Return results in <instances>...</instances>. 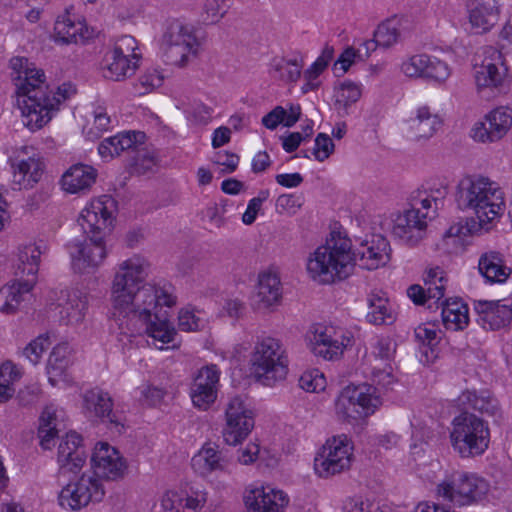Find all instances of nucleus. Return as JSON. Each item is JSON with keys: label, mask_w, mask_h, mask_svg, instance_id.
Segmentation results:
<instances>
[{"label": "nucleus", "mask_w": 512, "mask_h": 512, "mask_svg": "<svg viewBox=\"0 0 512 512\" xmlns=\"http://www.w3.org/2000/svg\"><path fill=\"white\" fill-rule=\"evenodd\" d=\"M89 307L88 294L78 290H61L50 312L63 325H78L85 319Z\"/></svg>", "instance_id": "nucleus-15"}, {"label": "nucleus", "mask_w": 512, "mask_h": 512, "mask_svg": "<svg viewBox=\"0 0 512 512\" xmlns=\"http://www.w3.org/2000/svg\"><path fill=\"white\" fill-rule=\"evenodd\" d=\"M115 211V200L110 195H102L85 206L78 223L87 236L95 234L105 238L111 230Z\"/></svg>", "instance_id": "nucleus-12"}, {"label": "nucleus", "mask_w": 512, "mask_h": 512, "mask_svg": "<svg viewBox=\"0 0 512 512\" xmlns=\"http://www.w3.org/2000/svg\"><path fill=\"white\" fill-rule=\"evenodd\" d=\"M343 512H399L389 507L380 508L378 504L362 496L347 498L343 503Z\"/></svg>", "instance_id": "nucleus-51"}, {"label": "nucleus", "mask_w": 512, "mask_h": 512, "mask_svg": "<svg viewBox=\"0 0 512 512\" xmlns=\"http://www.w3.org/2000/svg\"><path fill=\"white\" fill-rule=\"evenodd\" d=\"M450 442L462 458L480 456L489 446L488 425L474 414L462 413L452 421Z\"/></svg>", "instance_id": "nucleus-6"}, {"label": "nucleus", "mask_w": 512, "mask_h": 512, "mask_svg": "<svg viewBox=\"0 0 512 512\" xmlns=\"http://www.w3.org/2000/svg\"><path fill=\"white\" fill-rule=\"evenodd\" d=\"M511 126L512 109L508 105L499 106L473 125L470 136L476 142L492 143L502 139Z\"/></svg>", "instance_id": "nucleus-16"}, {"label": "nucleus", "mask_w": 512, "mask_h": 512, "mask_svg": "<svg viewBox=\"0 0 512 512\" xmlns=\"http://www.w3.org/2000/svg\"><path fill=\"white\" fill-rule=\"evenodd\" d=\"M355 264L367 270H375L385 266L390 261L391 247L389 241L382 235H372L362 241L358 248L352 250Z\"/></svg>", "instance_id": "nucleus-21"}, {"label": "nucleus", "mask_w": 512, "mask_h": 512, "mask_svg": "<svg viewBox=\"0 0 512 512\" xmlns=\"http://www.w3.org/2000/svg\"><path fill=\"white\" fill-rule=\"evenodd\" d=\"M455 201L459 209L471 211L484 225L491 224L505 210L504 193L488 177L467 175L456 186Z\"/></svg>", "instance_id": "nucleus-4"}, {"label": "nucleus", "mask_w": 512, "mask_h": 512, "mask_svg": "<svg viewBox=\"0 0 512 512\" xmlns=\"http://www.w3.org/2000/svg\"><path fill=\"white\" fill-rule=\"evenodd\" d=\"M163 83V76L157 70H149L139 77L137 89L140 94H146L158 88Z\"/></svg>", "instance_id": "nucleus-60"}, {"label": "nucleus", "mask_w": 512, "mask_h": 512, "mask_svg": "<svg viewBox=\"0 0 512 512\" xmlns=\"http://www.w3.org/2000/svg\"><path fill=\"white\" fill-rule=\"evenodd\" d=\"M428 54H415L405 58L401 65V72L409 78H423L424 70L427 68Z\"/></svg>", "instance_id": "nucleus-52"}, {"label": "nucleus", "mask_w": 512, "mask_h": 512, "mask_svg": "<svg viewBox=\"0 0 512 512\" xmlns=\"http://www.w3.org/2000/svg\"><path fill=\"white\" fill-rule=\"evenodd\" d=\"M105 491L101 481L91 475H82L78 480L68 483L59 493L61 507L80 510L89 503L100 502Z\"/></svg>", "instance_id": "nucleus-14"}, {"label": "nucleus", "mask_w": 512, "mask_h": 512, "mask_svg": "<svg viewBox=\"0 0 512 512\" xmlns=\"http://www.w3.org/2000/svg\"><path fill=\"white\" fill-rule=\"evenodd\" d=\"M178 327L186 332L197 331L204 327V321L194 311L185 308L179 312Z\"/></svg>", "instance_id": "nucleus-59"}, {"label": "nucleus", "mask_w": 512, "mask_h": 512, "mask_svg": "<svg viewBox=\"0 0 512 512\" xmlns=\"http://www.w3.org/2000/svg\"><path fill=\"white\" fill-rule=\"evenodd\" d=\"M57 409L50 405L47 406L40 416L38 436L40 444L44 449H50L53 440L57 434Z\"/></svg>", "instance_id": "nucleus-48"}, {"label": "nucleus", "mask_w": 512, "mask_h": 512, "mask_svg": "<svg viewBox=\"0 0 512 512\" xmlns=\"http://www.w3.org/2000/svg\"><path fill=\"white\" fill-rule=\"evenodd\" d=\"M145 134L138 131H125L104 139L98 146L99 155L104 160H111L122 153L131 154L143 145Z\"/></svg>", "instance_id": "nucleus-27"}, {"label": "nucleus", "mask_w": 512, "mask_h": 512, "mask_svg": "<svg viewBox=\"0 0 512 512\" xmlns=\"http://www.w3.org/2000/svg\"><path fill=\"white\" fill-rule=\"evenodd\" d=\"M149 261L140 254L119 262L114 267L110 288L111 330L119 346L125 350L132 344L138 322L146 333L162 344L174 341L176 331L166 313L158 308L172 307L176 297L166 287L146 283Z\"/></svg>", "instance_id": "nucleus-1"}, {"label": "nucleus", "mask_w": 512, "mask_h": 512, "mask_svg": "<svg viewBox=\"0 0 512 512\" xmlns=\"http://www.w3.org/2000/svg\"><path fill=\"white\" fill-rule=\"evenodd\" d=\"M304 67L302 55L296 54L291 58L274 57L269 64L272 78L285 83H295L299 80Z\"/></svg>", "instance_id": "nucleus-39"}, {"label": "nucleus", "mask_w": 512, "mask_h": 512, "mask_svg": "<svg viewBox=\"0 0 512 512\" xmlns=\"http://www.w3.org/2000/svg\"><path fill=\"white\" fill-rule=\"evenodd\" d=\"M112 407L110 395L99 388L88 390L83 394V408L89 418H100L118 425L119 421L113 414Z\"/></svg>", "instance_id": "nucleus-30"}, {"label": "nucleus", "mask_w": 512, "mask_h": 512, "mask_svg": "<svg viewBox=\"0 0 512 512\" xmlns=\"http://www.w3.org/2000/svg\"><path fill=\"white\" fill-rule=\"evenodd\" d=\"M87 237V242L77 243L70 250L72 266L79 273L96 269L103 263L108 254L104 241L105 238L95 234Z\"/></svg>", "instance_id": "nucleus-19"}, {"label": "nucleus", "mask_w": 512, "mask_h": 512, "mask_svg": "<svg viewBox=\"0 0 512 512\" xmlns=\"http://www.w3.org/2000/svg\"><path fill=\"white\" fill-rule=\"evenodd\" d=\"M251 365L256 378L267 386L285 379L288 373V355L283 343L274 337L259 338L251 354Z\"/></svg>", "instance_id": "nucleus-5"}, {"label": "nucleus", "mask_w": 512, "mask_h": 512, "mask_svg": "<svg viewBox=\"0 0 512 512\" xmlns=\"http://www.w3.org/2000/svg\"><path fill=\"white\" fill-rule=\"evenodd\" d=\"M489 491L488 482L474 474L454 471L441 481L437 494L458 506L475 503L485 497Z\"/></svg>", "instance_id": "nucleus-9"}, {"label": "nucleus", "mask_w": 512, "mask_h": 512, "mask_svg": "<svg viewBox=\"0 0 512 512\" xmlns=\"http://www.w3.org/2000/svg\"><path fill=\"white\" fill-rule=\"evenodd\" d=\"M138 390L141 397L140 400H143L150 406L159 404L166 395V391L164 389L150 385H143L139 387Z\"/></svg>", "instance_id": "nucleus-64"}, {"label": "nucleus", "mask_w": 512, "mask_h": 512, "mask_svg": "<svg viewBox=\"0 0 512 512\" xmlns=\"http://www.w3.org/2000/svg\"><path fill=\"white\" fill-rule=\"evenodd\" d=\"M299 386L307 392L317 393L325 389L326 379L319 370L306 371L299 378Z\"/></svg>", "instance_id": "nucleus-54"}, {"label": "nucleus", "mask_w": 512, "mask_h": 512, "mask_svg": "<svg viewBox=\"0 0 512 512\" xmlns=\"http://www.w3.org/2000/svg\"><path fill=\"white\" fill-rule=\"evenodd\" d=\"M402 35V24L397 19H389L381 23L376 31L374 37L380 47L390 48L396 44Z\"/></svg>", "instance_id": "nucleus-50"}, {"label": "nucleus", "mask_w": 512, "mask_h": 512, "mask_svg": "<svg viewBox=\"0 0 512 512\" xmlns=\"http://www.w3.org/2000/svg\"><path fill=\"white\" fill-rule=\"evenodd\" d=\"M10 66L23 123L32 131L50 122L60 104L76 93L71 83H64L56 90L51 89L46 83L44 71L34 67L27 58L14 57Z\"/></svg>", "instance_id": "nucleus-2"}, {"label": "nucleus", "mask_w": 512, "mask_h": 512, "mask_svg": "<svg viewBox=\"0 0 512 512\" xmlns=\"http://www.w3.org/2000/svg\"><path fill=\"white\" fill-rule=\"evenodd\" d=\"M93 127L89 129L87 135L90 138H98L103 132L107 131L111 125V119L106 110L102 107H97L94 112Z\"/></svg>", "instance_id": "nucleus-58"}, {"label": "nucleus", "mask_w": 512, "mask_h": 512, "mask_svg": "<svg viewBox=\"0 0 512 512\" xmlns=\"http://www.w3.org/2000/svg\"><path fill=\"white\" fill-rule=\"evenodd\" d=\"M353 446L351 440L344 434L327 440L321 453L315 458L316 473L328 478L348 469L351 464Z\"/></svg>", "instance_id": "nucleus-11"}, {"label": "nucleus", "mask_w": 512, "mask_h": 512, "mask_svg": "<svg viewBox=\"0 0 512 512\" xmlns=\"http://www.w3.org/2000/svg\"><path fill=\"white\" fill-rule=\"evenodd\" d=\"M352 242L341 231H332L324 245L317 247L306 262L309 277L319 284H332L348 278L354 270Z\"/></svg>", "instance_id": "nucleus-3"}, {"label": "nucleus", "mask_w": 512, "mask_h": 512, "mask_svg": "<svg viewBox=\"0 0 512 512\" xmlns=\"http://www.w3.org/2000/svg\"><path fill=\"white\" fill-rule=\"evenodd\" d=\"M443 325L447 330L459 331L468 326V306L460 299H445L440 303Z\"/></svg>", "instance_id": "nucleus-40"}, {"label": "nucleus", "mask_w": 512, "mask_h": 512, "mask_svg": "<svg viewBox=\"0 0 512 512\" xmlns=\"http://www.w3.org/2000/svg\"><path fill=\"white\" fill-rule=\"evenodd\" d=\"M192 468L202 476L215 471L230 472L231 461L212 446H204L191 460Z\"/></svg>", "instance_id": "nucleus-31"}, {"label": "nucleus", "mask_w": 512, "mask_h": 512, "mask_svg": "<svg viewBox=\"0 0 512 512\" xmlns=\"http://www.w3.org/2000/svg\"><path fill=\"white\" fill-rule=\"evenodd\" d=\"M458 401L459 405L472 408L488 416L495 417L500 413L498 400L487 391H482L479 394L475 391H465L459 396Z\"/></svg>", "instance_id": "nucleus-44"}, {"label": "nucleus", "mask_w": 512, "mask_h": 512, "mask_svg": "<svg viewBox=\"0 0 512 512\" xmlns=\"http://www.w3.org/2000/svg\"><path fill=\"white\" fill-rule=\"evenodd\" d=\"M509 66L504 52L487 47L484 50V58L479 65L474 67V79L478 94L485 99L494 96L499 91L507 76Z\"/></svg>", "instance_id": "nucleus-10"}, {"label": "nucleus", "mask_w": 512, "mask_h": 512, "mask_svg": "<svg viewBox=\"0 0 512 512\" xmlns=\"http://www.w3.org/2000/svg\"><path fill=\"white\" fill-rule=\"evenodd\" d=\"M220 371L216 365H207L198 370L190 386L193 405L206 411L216 401Z\"/></svg>", "instance_id": "nucleus-18"}, {"label": "nucleus", "mask_w": 512, "mask_h": 512, "mask_svg": "<svg viewBox=\"0 0 512 512\" xmlns=\"http://www.w3.org/2000/svg\"><path fill=\"white\" fill-rule=\"evenodd\" d=\"M307 340L313 354L325 360L337 359L346 346L341 331L323 324L312 325L307 333Z\"/></svg>", "instance_id": "nucleus-17"}, {"label": "nucleus", "mask_w": 512, "mask_h": 512, "mask_svg": "<svg viewBox=\"0 0 512 512\" xmlns=\"http://www.w3.org/2000/svg\"><path fill=\"white\" fill-rule=\"evenodd\" d=\"M54 31L56 41L64 44L84 43L93 35V31L89 30L84 20L72 19L70 16H63L58 19Z\"/></svg>", "instance_id": "nucleus-34"}, {"label": "nucleus", "mask_w": 512, "mask_h": 512, "mask_svg": "<svg viewBox=\"0 0 512 512\" xmlns=\"http://www.w3.org/2000/svg\"><path fill=\"white\" fill-rule=\"evenodd\" d=\"M450 74L451 70L446 62L428 55L427 68L424 70L423 78L444 82L449 78Z\"/></svg>", "instance_id": "nucleus-53"}, {"label": "nucleus", "mask_w": 512, "mask_h": 512, "mask_svg": "<svg viewBox=\"0 0 512 512\" xmlns=\"http://www.w3.org/2000/svg\"><path fill=\"white\" fill-rule=\"evenodd\" d=\"M427 220L417 212L405 210L394 220L392 233L403 243L414 246L426 235Z\"/></svg>", "instance_id": "nucleus-25"}, {"label": "nucleus", "mask_w": 512, "mask_h": 512, "mask_svg": "<svg viewBox=\"0 0 512 512\" xmlns=\"http://www.w3.org/2000/svg\"><path fill=\"white\" fill-rule=\"evenodd\" d=\"M72 363L71 348L68 343L56 345L48 359L47 373L49 382L56 385L58 378L65 377V372Z\"/></svg>", "instance_id": "nucleus-45"}, {"label": "nucleus", "mask_w": 512, "mask_h": 512, "mask_svg": "<svg viewBox=\"0 0 512 512\" xmlns=\"http://www.w3.org/2000/svg\"><path fill=\"white\" fill-rule=\"evenodd\" d=\"M335 107L338 111L348 114V109L355 104L362 95V85L350 80L340 82L334 89Z\"/></svg>", "instance_id": "nucleus-46"}, {"label": "nucleus", "mask_w": 512, "mask_h": 512, "mask_svg": "<svg viewBox=\"0 0 512 512\" xmlns=\"http://www.w3.org/2000/svg\"><path fill=\"white\" fill-rule=\"evenodd\" d=\"M135 155L132 157V163L134 170L138 173H145L151 170L156 165V159L149 151L141 146L133 150Z\"/></svg>", "instance_id": "nucleus-56"}, {"label": "nucleus", "mask_w": 512, "mask_h": 512, "mask_svg": "<svg viewBox=\"0 0 512 512\" xmlns=\"http://www.w3.org/2000/svg\"><path fill=\"white\" fill-rule=\"evenodd\" d=\"M254 428L253 413L241 396L232 397L225 409L222 436L226 444L236 446L248 437Z\"/></svg>", "instance_id": "nucleus-13"}, {"label": "nucleus", "mask_w": 512, "mask_h": 512, "mask_svg": "<svg viewBox=\"0 0 512 512\" xmlns=\"http://www.w3.org/2000/svg\"><path fill=\"white\" fill-rule=\"evenodd\" d=\"M41 254L42 251L37 244L29 243L19 246L15 274L21 278L27 276L26 279H33L36 282Z\"/></svg>", "instance_id": "nucleus-42"}, {"label": "nucleus", "mask_w": 512, "mask_h": 512, "mask_svg": "<svg viewBox=\"0 0 512 512\" xmlns=\"http://www.w3.org/2000/svg\"><path fill=\"white\" fill-rule=\"evenodd\" d=\"M139 60H134L123 55L111 53L108 58L106 77L120 81L134 74Z\"/></svg>", "instance_id": "nucleus-49"}, {"label": "nucleus", "mask_w": 512, "mask_h": 512, "mask_svg": "<svg viewBox=\"0 0 512 512\" xmlns=\"http://www.w3.org/2000/svg\"><path fill=\"white\" fill-rule=\"evenodd\" d=\"M505 300L474 302V310L479 316V321L484 328L496 330L506 327L512 319V305L502 303Z\"/></svg>", "instance_id": "nucleus-28"}, {"label": "nucleus", "mask_w": 512, "mask_h": 512, "mask_svg": "<svg viewBox=\"0 0 512 512\" xmlns=\"http://www.w3.org/2000/svg\"><path fill=\"white\" fill-rule=\"evenodd\" d=\"M447 281L448 279L440 267L430 268L426 272L424 288H426L427 298L429 301L433 300L437 306L443 300Z\"/></svg>", "instance_id": "nucleus-47"}, {"label": "nucleus", "mask_w": 512, "mask_h": 512, "mask_svg": "<svg viewBox=\"0 0 512 512\" xmlns=\"http://www.w3.org/2000/svg\"><path fill=\"white\" fill-rule=\"evenodd\" d=\"M136 49V39L130 35H123L116 40L111 53L127 56L134 60H140V55L135 52Z\"/></svg>", "instance_id": "nucleus-57"}, {"label": "nucleus", "mask_w": 512, "mask_h": 512, "mask_svg": "<svg viewBox=\"0 0 512 512\" xmlns=\"http://www.w3.org/2000/svg\"><path fill=\"white\" fill-rule=\"evenodd\" d=\"M229 8V0H206L204 10L207 20L216 22L222 18Z\"/></svg>", "instance_id": "nucleus-62"}, {"label": "nucleus", "mask_w": 512, "mask_h": 512, "mask_svg": "<svg viewBox=\"0 0 512 512\" xmlns=\"http://www.w3.org/2000/svg\"><path fill=\"white\" fill-rule=\"evenodd\" d=\"M334 151L332 139L325 133H319L315 139V146L312 154L315 159L322 162L326 160Z\"/></svg>", "instance_id": "nucleus-61"}, {"label": "nucleus", "mask_w": 512, "mask_h": 512, "mask_svg": "<svg viewBox=\"0 0 512 512\" xmlns=\"http://www.w3.org/2000/svg\"><path fill=\"white\" fill-rule=\"evenodd\" d=\"M447 190L443 186L424 187L413 191L409 198V211L417 212L424 219H432L437 211L444 206Z\"/></svg>", "instance_id": "nucleus-24"}, {"label": "nucleus", "mask_w": 512, "mask_h": 512, "mask_svg": "<svg viewBox=\"0 0 512 512\" xmlns=\"http://www.w3.org/2000/svg\"><path fill=\"white\" fill-rule=\"evenodd\" d=\"M288 503L283 491L269 486L255 488L245 496V504L253 512H282Z\"/></svg>", "instance_id": "nucleus-26"}, {"label": "nucleus", "mask_w": 512, "mask_h": 512, "mask_svg": "<svg viewBox=\"0 0 512 512\" xmlns=\"http://www.w3.org/2000/svg\"><path fill=\"white\" fill-rule=\"evenodd\" d=\"M13 169V182L18 185L19 189L31 188L37 183L44 170V164L34 155L28 156L27 159H21L17 163L11 162Z\"/></svg>", "instance_id": "nucleus-38"}, {"label": "nucleus", "mask_w": 512, "mask_h": 512, "mask_svg": "<svg viewBox=\"0 0 512 512\" xmlns=\"http://www.w3.org/2000/svg\"><path fill=\"white\" fill-rule=\"evenodd\" d=\"M482 229L488 230L483 223L475 218H466L452 224L443 236L446 249L450 252H457L463 248V239L468 235L479 233Z\"/></svg>", "instance_id": "nucleus-36"}, {"label": "nucleus", "mask_w": 512, "mask_h": 512, "mask_svg": "<svg viewBox=\"0 0 512 512\" xmlns=\"http://www.w3.org/2000/svg\"><path fill=\"white\" fill-rule=\"evenodd\" d=\"M406 126L408 136L412 140H427L440 129L442 119L429 105L420 104L411 112L406 120Z\"/></svg>", "instance_id": "nucleus-22"}, {"label": "nucleus", "mask_w": 512, "mask_h": 512, "mask_svg": "<svg viewBox=\"0 0 512 512\" xmlns=\"http://www.w3.org/2000/svg\"><path fill=\"white\" fill-rule=\"evenodd\" d=\"M50 346L49 338L45 335H40L32 340L24 349L23 356L29 360L30 363L36 365L41 359L43 353Z\"/></svg>", "instance_id": "nucleus-55"}, {"label": "nucleus", "mask_w": 512, "mask_h": 512, "mask_svg": "<svg viewBox=\"0 0 512 512\" xmlns=\"http://www.w3.org/2000/svg\"><path fill=\"white\" fill-rule=\"evenodd\" d=\"M199 41L193 27L178 19L167 22L160 49L165 61L171 65L184 66L190 55H195Z\"/></svg>", "instance_id": "nucleus-8"}, {"label": "nucleus", "mask_w": 512, "mask_h": 512, "mask_svg": "<svg viewBox=\"0 0 512 512\" xmlns=\"http://www.w3.org/2000/svg\"><path fill=\"white\" fill-rule=\"evenodd\" d=\"M366 320L372 325H391L396 314L383 291H371L367 296Z\"/></svg>", "instance_id": "nucleus-35"}, {"label": "nucleus", "mask_w": 512, "mask_h": 512, "mask_svg": "<svg viewBox=\"0 0 512 512\" xmlns=\"http://www.w3.org/2000/svg\"><path fill=\"white\" fill-rule=\"evenodd\" d=\"M478 271L487 283H504L511 269L504 264L503 256L496 251L485 252L478 260Z\"/></svg>", "instance_id": "nucleus-37"}, {"label": "nucleus", "mask_w": 512, "mask_h": 512, "mask_svg": "<svg viewBox=\"0 0 512 512\" xmlns=\"http://www.w3.org/2000/svg\"><path fill=\"white\" fill-rule=\"evenodd\" d=\"M35 281L33 279H19L11 285L0 289V311L4 314H14L20 304L30 296Z\"/></svg>", "instance_id": "nucleus-32"}, {"label": "nucleus", "mask_w": 512, "mask_h": 512, "mask_svg": "<svg viewBox=\"0 0 512 512\" xmlns=\"http://www.w3.org/2000/svg\"><path fill=\"white\" fill-rule=\"evenodd\" d=\"M35 281L33 279H19L11 285L0 289V311L4 314H14L20 304L30 296Z\"/></svg>", "instance_id": "nucleus-33"}, {"label": "nucleus", "mask_w": 512, "mask_h": 512, "mask_svg": "<svg viewBox=\"0 0 512 512\" xmlns=\"http://www.w3.org/2000/svg\"><path fill=\"white\" fill-rule=\"evenodd\" d=\"M257 298L265 308L280 302L282 288L280 278L276 272L264 271L259 275Z\"/></svg>", "instance_id": "nucleus-43"}, {"label": "nucleus", "mask_w": 512, "mask_h": 512, "mask_svg": "<svg viewBox=\"0 0 512 512\" xmlns=\"http://www.w3.org/2000/svg\"><path fill=\"white\" fill-rule=\"evenodd\" d=\"M469 21L479 33L489 31L499 20L497 0H468Z\"/></svg>", "instance_id": "nucleus-29"}, {"label": "nucleus", "mask_w": 512, "mask_h": 512, "mask_svg": "<svg viewBox=\"0 0 512 512\" xmlns=\"http://www.w3.org/2000/svg\"><path fill=\"white\" fill-rule=\"evenodd\" d=\"M378 389L366 383L346 386L335 401L337 416L351 422L373 414L382 403Z\"/></svg>", "instance_id": "nucleus-7"}, {"label": "nucleus", "mask_w": 512, "mask_h": 512, "mask_svg": "<svg viewBox=\"0 0 512 512\" xmlns=\"http://www.w3.org/2000/svg\"><path fill=\"white\" fill-rule=\"evenodd\" d=\"M86 452L82 446V437L69 432L58 446L57 462L62 473H77L86 461Z\"/></svg>", "instance_id": "nucleus-23"}, {"label": "nucleus", "mask_w": 512, "mask_h": 512, "mask_svg": "<svg viewBox=\"0 0 512 512\" xmlns=\"http://www.w3.org/2000/svg\"><path fill=\"white\" fill-rule=\"evenodd\" d=\"M96 180V170L83 164L70 167L62 176L63 189L69 193H77L86 190Z\"/></svg>", "instance_id": "nucleus-41"}, {"label": "nucleus", "mask_w": 512, "mask_h": 512, "mask_svg": "<svg viewBox=\"0 0 512 512\" xmlns=\"http://www.w3.org/2000/svg\"><path fill=\"white\" fill-rule=\"evenodd\" d=\"M92 468L97 477L110 480L122 478L127 470L125 459L106 442H99L91 457Z\"/></svg>", "instance_id": "nucleus-20"}, {"label": "nucleus", "mask_w": 512, "mask_h": 512, "mask_svg": "<svg viewBox=\"0 0 512 512\" xmlns=\"http://www.w3.org/2000/svg\"><path fill=\"white\" fill-rule=\"evenodd\" d=\"M395 352V343L390 337H379L374 343L373 354L376 358L389 361Z\"/></svg>", "instance_id": "nucleus-63"}]
</instances>
